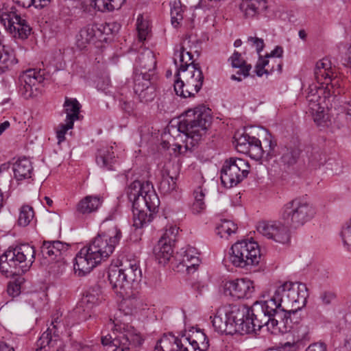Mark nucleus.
I'll list each match as a JSON object with an SVG mask.
<instances>
[{"label":"nucleus","mask_w":351,"mask_h":351,"mask_svg":"<svg viewBox=\"0 0 351 351\" xmlns=\"http://www.w3.org/2000/svg\"><path fill=\"white\" fill-rule=\"evenodd\" d=\"M310 340V330L308 326L301 324L293 332V342L300 348H303Z\"/></svg>","instance_id":"nucleus-38"},{"label":"nucleus","mask_w":351,"mask_h":351,"mask_svg":"<svg viewBox=\"0 0 351 351\" xmlns=\"http://www.w3.org/2000/svg\"><path fill=\"white\" fill-rule=\"evenodd\" d=\"M257 232L263 237L276 243L286 244L290 241L289 231L280 221H261L256 226Z\"/></svg>","instance_id":"nucleus-19"},{"label":"nucleus","mask_w":351,"mask_h":351,"mask_svg":"<svg viewBox=\"0 0 351 351\" xmlns=\"http://www.w3.org/2000/svg\"><path fill=\"white\" fill-rule=\"evenodd\" d=\"M40 249L44 258L54 260L68 250L69 245L60 241H44Z\"/></svg>","instance_id":"nucleus-28"},{"label":"nucleus","mask_w":351,"mask_h":351,"mask_svg":"<svg viewBox=\"0 0 351 351\" xmlns=\"http://www.w3.org/2000/svg\"><path fill=\"white\" fill-rule=\"evenodd\" d=\"M231 66L233 68H238L240 70L237 72L238 75H243L244 77L250 75V71L252 69L250 64H246L245 60L241 56V54L238 51H234L232 55L228 58Z\"/></svg>","instance_id":"nucleus-34"},{"label":"nucleus","mask_w":351,"mask_h":351,"mask_svg":"<svg viewBox=\"0 0 351 351\" xmlns=\"http://www.w3.org/2000/svg\"><path fill=\"white\" fill-rule=\"evenodd\" d=\"M245 311L246 305L219 308L212 319L215 330L226 335L252 333Z\"/></svg>","instance_id":"nucleus-7"},{"label":"nucleus","mask_w":351,"mask_h":351,"mask_svg":"<svg viewBox=\"0 0 351 351\" xmlns=\"http://www.w3.org/2000/svg\"><path fill=\"white\" fill-rule=\"evenodd\" d=\"M20 286L16 283H10L8 286V293L12 297L17 296L20 293Z\"/></svg>","instance_id":"nucleus-56"},{"label":"nucleus","mask_w":351,"mask_h":351,"mask_svg":"<svg viewBox=\"0 0 351 351\" xmlns=\"http://www.w3.org/2000/svg\"><path fill=\"white\" fill-rule=\"evenodd\" d=\"M0 23L14 37L26 38L31 32L29 25L17 13L10 0L0 1Z\"/></svg>","instance_id":"nucleus-14"},{"label":"nucleus","mask_w":351,"mask_h":351,"mask_svg":"<svg viewBox=\"0 0 351 351\" xmlns=\"http://www.w3.org/2000/svg\"><path fill=\"white\" fill-rule=\"evenodd\" d=\"M224 294L234 300L250 298L254 293V282L249 278H242L228 280L223 287Z\"/></svg>","instance_id":"nucleus-20"},{"label":"nucleus","mask_w":351,"mask_h":351,"mask_svg":"<svg viewBox=\"0 0 351 351\" xmlns=\"http://www.w3.org/2000/svg\"><path fill=\"white\" fill-rule=\"evenodd\" d=\"M282 290L280 289L276 294L266 300L256 301L250 307L246 306L245 312L252 332L264 326L275 335L287 333L293 328L291 315L295 314V311L288 309V306L279 302V293Z\"/></svg>","instance_id":"nucleus-2"},{"label":"nucleus","mask_w":351,"mask_h":351,"mask_svg":"<svg viewBox=\"0 0 351 351\" xmlns=\"http://www.w3.org/2000/svg\"><path fill=\"white\" fill-rule=\"evenodd\" d=\"M306 351H326V346L323 343H314L311 344Z\"/></svg>","instance_id":"nucleus-57"},{"label":"nucleus","mask_w":351,"mask_h":351,"mask_svg":"<svg viewBox=\"0 0 351 351\" xmlns=\"http://www.w3.org/2000/svg\"><path fill=\"white\" fill-rule=\"evenodd\" d=\"M179 228L176 225H167L159 240H163L170 244H173L176 240Z\"/></svg>","instance_id":"nucleus-46"},{"label":"nucleus","mask_w":351,"mask_h":351,"mask_svg":"<svg viewBox=\"0 0 351 351\" xmlns=\"http://www.w3.org/2000/svg\"><path fill=\"white\" fill-rule=\"evenodd\" d=\"M237 226L230 220H221L216 227V233L221 238L228 239L232 234L235 233Z\"/></svg>","instance_id":"nucleus-40"},{"label":"nucleus","mask_w":351,"mask_h":351,"mask_svg":"<svg viewBox=\"0 0 351 351\" xmlns=\"http://www.w3.org/2000/svg\"><path fill=\"white\" fill-rule=\"evenodd\" d=\"M176 187V178L173 176H163L160 183L159 189L164 194L173 191Z\"/></svg>","instance_id":"nucleus-47"},{"label":"nucleus","mask_w":351,"mask_h":351,"mask_svg":"<svg viewBox=\"0 0 351 351\" xmlns=\"http://www.w3.org/2000/svg\"><path fill=\"white\" fill-rule=\"evenodd\" d=\"M247 42L256 48L257 53L260 55V53L265 47L264 40L257 37L249 36L247 38Z\"/></svg>","instance_id":"nucleus-52"},{"label":"nucleus","mask_w":351,"mask_h":351,"mask_svg":"<svg viewBox=\"0 0 351 351\" xmlns=\"http://www.w3.org/2000/svg\"><path fill=\"white\" fill-rule=\"evenodd\" d=\"M208 347L206 335L196 330L180 338L171 334L165 335L157 341L154 351H206Z\"/></svg>","instance_id":"nucleus-9"},{"label":"nucleus","mask_w":351,"mask_h":351,"mask_svg":"<svg viewBox=\"0 0 351 351\" xmlns=\"http://www.w3.org/2000/svg\"><path fill=\"white\" fill-rule=\"evenodd\" d=\"M99 303V298L95 294L91 293H87L86 295L82 299L77 310L80 312L81 308H83L84 311H87L89 314L90 311L93 306L97 305Z\"/></svg>","instance_id":"nucleus-43"},{"label":"nucleus","mask_w":351,"mask_h":351,"mask_svg":"<svg viewBox=\"0 0 351 351\" xmlns=\"http://www.w3.org/2000/svg\"><path fill=\"white\" fill-rule=\"evenodd\" d=\"M301 348L293 341H287L282 344L280 347L277 348L278 351H298Z\"/></svg>","instance_id":"nucleus-53"},{"label":"nucleus","mask_w":351,"mask_h":351,"mask_svg":"<svg viewBox=\"0 0 351 351\" xmlns=\"http://www.w3.org/2000/svg\"><path fill=\"white\" fill-rule=\"evenodd\" d=\"M136 29L138 40L141 42L145 40L150 31L149 22L147 20H145L143 16H138L136 21Z\"/></svg>","instance_id":"nucleus-45"},{"label":"nucleus","mask_w":351,"mask_h":351,"mask_svg":"<svg viewBox=\"0 0 351 351\" xmlns=\"http://www.w3.org/2000/svg\"><path fill=\"white\" fill-rule=\"evenodd\" d=\"M117 146L113 145H106L100 148L96 156V162L101 168L106 170H112L113 165L116 162Z\"/></svg>","instance_id":"nucleus-24"},{"label":"nucleus","mask_w":351,"mask_h":351,"mask_svg":"<svg viewBox=\"0 0 351 351\" xmlns=\"http://www.w3.org/2000/svg\"><path fill=\"white\" fill-rule=\"evenodd\" d=\"M340 237L343 247L351 252V219L343 225L340 232Z\"/></svg>","instance_id":"nucleus-44"},{"label":"nucleus","mask_w":351,"mask_h":351,"mask_svg":"<svg viewBox=\"0 0 351 351\" xmlns=\"http://www.w3.org/2000/svg\"><path fill=\"white\" fill-rule=\"evenodd\" d=\"M125 0H92L91 5L99 12H111L119 9Z\"/></svg>","instance_id":"nucleus-36"},{"label":"nucleus","mask_w":351,"mask_h":351,"mask_svg":"<svg viewBox=\"0 0 351 351\" xmlns=\"http://www.w3.org/2000/svg\"><path fill=\"white\" fill-rule=\"evenodd\" d=\"M58 316L53 317L51 325L44 332L37 341L38 348L36 351H47V347H53L58 337L60 322L58 321Z\"/></svg>","instance_id":"nucleus-23"},{"label":"nucleus","mask_w":351,"mask_h":351,"mask_svg":"<svg viewBox=\"0 0 351 351\" xmlns=\"http://www.w3.org/2000/svg\"><path fill=\"white\" fill-rule=\"evenodd\" d=\"M193 55L182 46H176L173 62L177 68L174 90L184 98L193 97L202 87L204 75L198 64L192 61Z\"/></svg>","instance_id":"nucleus-4"},{"label":"nucleus","mask_w":351,"mask_h":351,"mask_svg":"<svg viewBox=\"0 0 351 351\" xmlns=\"http://www.w3.org/2000/svg\"><path fill=\"white\" fill-rule=\"evenodd\" d=\"M335 298V294L331 291H324L320 295V299L324 304H330Z\"/></svg>","instance_id":"nucleus-54"},{"label":"nucleus","mask_w":351,"mask_h":351,"mask_svg":"<svg viewBox=\"0 0 351 351\" xmlns=\"http://www.w3.org/2000/svg\"><path fill=\"white\" fill-rule=\"evenodd\" d=\"M34 258V247L29 244L9 248L0 256V271L7 276L21 275L29 270Z\"/></svg>","instance_id":"nucleus-8"},{"label":"nucleus","mask_w":351,"mask_h":351,"mask_svg":"<svg viewBox=\"0 0 351 351\" xmlns=\"http://www.w3.org/2000/svg\"><path fill=\"white\" fill-rule=\"evenodd\" d=\"M81 107L77 99L66 97L63 104V112L66 114L65 121L74 123L78 120Z\"/></svg>","instance_id":"nucleus-31"},{"label":"nucleus","mask_w":351,"mask_h":351,"mask_svg":"<svg viewBox=\"0 0 351 351\" xmlns=\"http://www.w3.org/2000/svg\"><path fill=\"white\" fill-rule=\"evenodd\" d=\"M340 78L337 74L334 73L333 76H331V80L328 82V84H324V86H318L316 84H312L309 86H315L316 89H324V94H321V96H325L326 93H330V97L332 95L340 94L339 89L341 87Z\"/></svg>","instance_id":"nucleus-37"},{"label":"nucleus","mask_w":351,"mask_h":351,"mask_svg":"<svg viewBox=\"0 0 351 351\" xmlns=\"http://www.w3.org/2000/svg\"><path fill=\"white\" fill-rule=\"evenodd\" d=\"M34 218L33 208L29 205H23L19 209L18 224L22 227L29 225Z\"/></svg>","instance_id":"nucleus-42"},{"label":"nucleus","mask_w":351,"mask_h":351,"mask_svg":"<svg viewBox=\"0 0 351 351\" xmlns=\"http://www.w3.org/2000/svg\"><path fill=\"white\" fill-rule=\"evenodd\" d=\"M121 108L128 114L132 113L134 109V104L131 101H124L121 103Z\"/></svg>","instance_id":"nucleus-58"},{"label":"nucleus","mask_w":351,"mask_h":351,"mask_svg":"<svg viewBox=\"0 0 351 351\" xmlns=\"http://www.w3.org/2000/svg\"><path fill=\"white\" fill-rule=\"evenodd\" d=\"M74 123L65 121L64 123H60L56 130V138L58 139V144L64 142L66 139L65 135L68 130H71L73 128Z\"/></svg>","instance_id":"nucleus-49"},{"label":"nucleus","mask_w":351,"mask_h":351,"mask_svg":"<svg viewBox=\"0 0 351 351\" xmlns=\"http://www.w3.org/2000/svg\"><path fill=\"white\" fill-rule=\"evenodd\" d=\"M134 65L135 69L134 74L143 71L154 75L156 61L153 51L148 48L141 49L136 54Z\"/></svg>","instance_id":"nucleus-22"},{"label":"nucleus","mask_w":351,"mask_h":351,"mask_svg":"<svg viewBox=\"0 0 351 351\" xmlns=\"http://www.w3.org/2000/svg\"><path fill=\"white\" fill-rule=\"evenodd\" d=\"M110 84V80L108 78L103 80H99L97 82V88L99 90L106 91L108 88Z\"/></svg>","instance_id":"nucleus-59"},{"label":"nucleus","mask_w":351,"mask_h":351,"mask_svg":"<svg viewBox=\"0 0 351 351\" xmlns=\"http://www.w3.org/2000/svg\"><path fill=\"white\" fill-rule=\"evenodd\" d=\"M112 332L101 337V343L106 346V351H130V345H141L142 339L135 329L128 324L119 323L110 319Z\"/></svg>","instance_id":"nucleus-11"},{"label":"nucleus","mask_w":351,"mask_h":351,"mask_svg":"<svg viewBox=\"0 0 351 351\" xmlns=\"http://www.w3.org/2000/svg\"><path fill=\"white\" fill-rule=\"evenodd\" d=\"M316 215L314 206L304 198L297 197L286 203L282 208L281 218L292 228H298L311 221Z\"/></svg>","instance_id":"nucleus-12"},{"label":"nucleus","mask_w":351,"mask_h":351,"mask_svg":"<svg viewBox=\"0 0 351 351\" xmlns=\"http://www.w3.org/2000/svg\"><path fill=\"white\" fill-rule=\"evenodd\" d=\"M114 219V215L108 216L101 223V232L76 254L73 265L75 274L84 276L89 274L113 253L122 237L120 229L112 221Z\"/></svg>","instance_id":"nucleus-1"},{"label":"nucleus","mask_w":351,"mask_h":351,"mask_svg":"<svg viewBox=\"0 0 351 351\" xmlns=\"http://www.w3.org/2000/svg\"><path fill=\"white\" fill-rule=\"evenodd\" d=\"M346 110H347L348 114L351 117V100L347 104Z\"/></svg>","instance_id":"nucleus-64"},{"label":"nucleus","mask_w":351,"mask_h":351,"mask_svg":"<svg viewBox=\"0 0 351 351\" xmlns=\"http://www.w3.org/2000/svg\"><path fill=\"white\" fill-rule=\"evenodd\" d=\"M324 90L316 89L315 86H309L306 95V100L308 104V111L312 115L314 122L318 126H324L326 125V116L324 113L326 99H329L330 93H326L325 96H321L324 94Z\"/></svg>","instance_id":"nucleus-17"},{"label":"nucleus","mask_w":351,"mask_h":351,"mask_svg":"<svg viewBox=\"0 0 351 351\" xmlns=\"http://www.w3.org/2000/svg\"><path fill=\"white\" fill-rule=\"evenodd\" d=\"M179 261V265L185 268L188 274L194 273L200 264V259L197 253L193 248H188L184 251H181L176 256Z\"/></svg>","instance_id":"nucleus-25"},{"label":"nucleus","mask_w":351,"mask_h":351,"mask_svg":"<svg viewBox=\"0 0 351 351\" xmlns=\"http://www.w3.org/2000/svg\"><path fill=\"white\" fill-rule=\"evenodd\" d=\"M241 75H238L237 73V75H232L230 78L232 80L237 81V82H241L242 80V78L241 77Z\"/></svg>","instance_id":"nucleus-63"},{"label":"nucleus","mask_w":351,"mask_h":351,"mask_svg":"<svg viewBox=\"0 0 351 351\" xmlns=\"http://www.w3.org/2000/svg\"><path fill=\"white\" fill-rule=\"evenodd\" d=\"M246 6L245 15L252 17L267 8L266 0H246L243 6Z\"/></svg>","instance_id":"nucleus-39"},{"label":"nucleus","mask_w":351,"mask_h":351,"mask_svg":"<svg viewBox=\"0 0 351 351\" xmlns=\"http://www.w3.org/2000/svg\"><path fill=\"white\" fill-rule=\"evenodd\" d=\"M282 289L279 293V302L286 306L288 309H293L295 313L298 310H300L306 304V300L308 296V289L305 284L293 282H285L278 286L274 294H276L278 290Z\"/></svg>","instance_id":"nucleus-15"},{"label":"nucleus","mask_w":351,"mask_h":351,"mask_svg":"<svg viewBox=\"0 0 351 351\" xmlns=\"http://www.w3.org/2000/svg\"><path fill=\"white\" fill-rule=\"evenodd\" d=\"M299 37L302 39L305 40L306 38V34L304 29H300L298 32Z\"/></svg>","instance_id":"nucleus-62"},{"label":"nucleus","mask_w":351,"mask_h":351,"mask_svg":"<svg viewBox=\"0 0 351 351\" xmlns=\"http://www.w3.org/2000/svg\"><path fill=\"white\" fill-rule=\"evenodd\" d=\"M14 178L22 180L32 178L33 167L32 162L27 158H19L13 165Z\"/></svg>","instance_id":"nucleus-29"},{"label":"nucleus","mask_w":351,"mask_h":351,"mask_svg":"<svg viewBox=\"0 0 351 351\" xmlns=\"http://www.w3.org/2000/svg\"><path fill=\"white\" fill-rule=\"evenodd\" d=\"M265 136L261 142L258 138L243 134L235 138V147L238 152L247 154L256 160L269 161L276 155V141L268 130H264Z\"/></svg>","instance_id":"nucleus-10"},{"label":"nucleus","mask_w":351,"mask_h":351,"mask_svg":"<svg viewBox=\"0 0 351 351\" xmlns=\"http://www.w3.org/2000/svg\"><path fill=\"white\" fill-rule=\"evenodd\" d=\"M208 191L203 186L197 187L193 191L194 201L191 206V211L193 214H199L206 208L204 198Z\"/></svg>","instance_id":"nucleus-33"},{"label":"nucleus","mask_w":351,"mask_h":351,"mask_svg":"<svg viewBox=\"0 0 351 351\" xmlns=\"http://www.w3.org/2000/svg\"><path fill=\"white\" fill-rule=\"evenodd\" d=\"M300 151L296 147H285L282 149L280 162L283 165L291 167L295 165L299 159Z\"/></svg>","instance_id":"nucleus-35"},{"label":"nucleus","mask_w":351,"mask_h":351,"mask_svg":"<svg viewBox=\"0 0 351 351\" xmlns=\"http://www.w3.org/2000/svg\"><path fill=\"white\" fill-rule=\"evenodd\" d=\"M270 60L269 66H267V69H269V74L274 73V71H277L278 73H280L282 71V62L279 59H269Z\"/></svg>","instance_id":"nucleus-51"},{"label":"nucleus","mask_w":351,"mask_h":351,"mask_svg":"<svg viewBox=\"0 0 351 351\" xmlns=\"http://www.w3.org/2000/svg\"><path fill=\"white\" fill-rule=\"evenodd\" d=\"M43 80L42 76L36 70H27L19 77L17 87L19 93L25 99H29L34 95L36 86Z\"/></svg>","instance_id":"nucleus-21"},{"label":"nucleus","mask_w":351,"mask_h":351,"mask_svg":"<svg viewBox=\"0 0 351 351\" xmlns=\"http://www.w3.org/2000/svg\"><path fill=\"white\" fill-rule=\"evenodd\" d=\"M0 351H15L12 346L5 341H0Z\"/></svg>","instance_id":"nucleus-60"},{"label":"nucleus","mask_w":351,"mask_h":351,"mask_svg":"<svg viewBox=\"0 0 351 351\" xmlns=\"http://www.w3.org/2000/svg\"><path fill=\"white\" fill-rule=\"evenodd\" d=\"M128 198L132 203L134 226H147L158 211L160 199L154 186L149 181H134L129 186Z\"/></svg>","instance_id":"nucleus-5"},{"label":"nucleus","mask_w":351,"mask_h":351,"mask_svg":"<svg viewBox=\"0 0 351 351\" xmlns=\"http://www.w3.org/2000/svg\"><path fill=\"white\" fill-rule=\"evenodd\" d=\"M314 73L317 81L315 84L318 86L328 84V82L331 80V76H333L335 73L334 69L331 66V62L327 58H323L317 62Z\"/></svg>","instance_id":"nucleus-26"},{"label":"nucleus","mask_w":351,"mask_h":351,"mask_svg":"<svg viewBox=\"0 0 351 351\" xmlns=\"http://www.w3.org/2000/svg\"><path fill=\"white\" fill-rule=\"evenodd\" d=\"M103 199L98 195H87L82 198L76 205L77 213L88 215L96 212L101 206Z\"/></svg>","instance_id":"nucleus-27"},{"label":"nucleus","mask_w":351,"mask_h":351,"mask_svg":"<svg viewBox=\"0 0 351 351\" xmlns=\"http://www.w3.org/2000/svg\"><path fill=\"white\" fill-rule=\"evenodd\" d=\"M270 60L265 59L260 56L258 62L256 65V73L258 77L263 76V74L269 75V69L267 66H269Z\"/></svg>","instance_id":"nucleus-50"},{"label":"nucleus","mask_w":351,"mask_h":351,"mask_svg":"<svg viewBox=\"0 0 351 351\" xmlns=\"http://www.w3.org/2000/svg\"><path fill=\"white\" fill-rule=\"evenodd\" d=\"M283 54V49L280 46H276L269 54H267L265 59H276V58H281Z\"/></svg>","instance_id":"nucleus-55"},{"label":"nucleus","mask_w":351,"mask_h":351,"mask_svg":"<svg viewBox=\"0 0 351 351\" xmlns=\"http://www.w3.org/2000/svg\"><path fill=\"white\" fill-rule=\"evenodd\" d=\"M229 260L237 267L246 268L257 265L261 261V250L257 242L242 240L230 248Z\"/></svg>","instance_id":"nucleus-13"},{"label":"nucleus","mask_w":351,"mask_h":351,"mask_svg":"<svg viewBox=\"0 0 351 351\" xmlns=\"http://www.w3.org/2000/svg\"><path fill=\"white\" fill-rule=\"evenodd\" d=\"M19 6L29 8L34 5L36 8H43L49 4L51 0H12Z\"/></svg>","instance_id":"nucleus-48"},{"label":"nucleus","mask_w":351,"mask_h":351,"mask_svg":"<svg viewBox=\"0 0 351 351\" xmlns=\"http://www.w3.org/2000/svg\"><path fill=\"white\" fill-rule=\"evenodd\" d=\"M133 89L140 102H152L156 96L154 75L143 71L134 74Z\"/></svg>","instance_id":"nucleus-18"},{"label":"nucleus","mask_w":351,"mask_h":351,"mask_svg":"<svg viewBox=\"0 0 351 351\" xmlns=\"http://www.w3.org/2000/svg\"><path fill=\"white\" fill-rule=\"evenodd\" d=\"M249 162L240 158H230L221 169V181L226 188H232L242 182L250 173Z\"/></svg>","instance_id":"nucleus-16"},{"label":"nucleus","mask_w":351,"mask_h":351,"mask_svg":"<svg viewBox=\"0 0 351 351\" xmlns=\"http://www.w3.org/2000/svg\"><path fill=\"white\" fill-rule=\"evenodd\" d=\"M101 35V30L96 25H88L81 29L77 37L79 46L84 47L85 45L95 42Z\"/></svg>","instance_id":"nucleus-30"},{"label":"nucleus","mask_w":351,"mask_h":351,"mask_svg":"<svg viewBox=\"0 0 351 351\" xmlns=\"http://www.w3.org/2000/svg\"><path fill=\"white\" fill-rule=\"evenodd\" d=\"M169 4L171 23L175 27H177L183 19L184 9L180 0H171Z\"/></svg>","instance_id":"nucleus-41"},{"label":"nucleus","mask_w":351,"mask_h":351,"mask_svg":"<svg viewBox=\"0 0 351 351\" xmlns=\"http://www.w3.org/2000/svg\"><path fill=\"white\" fill-rule=\"evenodd\" d=\"M172 245L163 240L158 241L154 248V254L159 263L165 264L169 261L173 254Z\"/></svg>","instance_id":"nucleus-32"},{"label":"nucleus","mask_w":351,"mask_h":351,"mask_svg":"<svg viewBox=\"0 0 351 351\" xmlns=\"http://www.w3.org/2000/svg\"><path fill=\"white\" fill-rule=\"evenodd\" d=\"M141 277L140 261L136 258H127L119 266H112L108 270V280L112 289L123 298L130 296Z\"/></svg>","instance_id":"nucleus-6"},{"label":"nucleus","mask_w":351,"mask_h":351,"mask_svg":"<svg viewBox=\"0 0 351 351\" xmlns=\"http://www.w3.org/2000/svg\"><path fill=\"white\" fill-rule=\"evenodd\" d=\"M10 124L8 121H5L0 124V135L10 127Z\"/></svg>","instance_id":"nucleus-61"},{"label":"nucleus","mask_w":351,"mask_h":351,"mask_svg":"<svg viewBox=\"0 0 351 351\" xmlns=\"http://www.w3.org/2000/svg\"><path fill=\"white\" fill-rule=\"evenodd\" d=\"M210 121V110L205 106H198L186 110L178 125H171L169 129L170 134L178 132L184 144V146L175 144L174 152L183 154L187 150H191L205 134Z\"/></svg>","instance_id":"nucleus-3"}]
</instances>
